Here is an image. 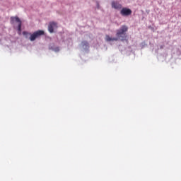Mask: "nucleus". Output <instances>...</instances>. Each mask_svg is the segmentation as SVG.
<instances>
[{"label": "nucleus", "mask_w": 181, "mask_h": 181, "mask_svg": "<svg viewBox=\"0 0 181 181\" xmlns=\"http://www.w3.org/2000/svg\"><path fill=\"white\" fill-rule=\"evenodd\" d=\"M105 40L107 42H111V40H112V38H111L109 35H106Z\"/></svg>", "instance_id": "obj_9"}, {"label": "nucleus", "mask_w": 181, "mask_h": 181, "mask_svg": "<svg viewBox=\"0 0 181 181\" xmlns=\"http://www.w3.org/2000/svg\"><path fill=\"white\" fill-rule=\"evenodd\" d=\"M54 29H57V23L51 22L48 25V30L49 33H53Z\"/></svg>", "instance_id": "obj_5"}, {"label": "nucleus", "mask_w": 181, "mask_h": 181, "mask_svg": "<svg viewBox=\"0 0 181 181\" xmlns=\"http://www.w3.org/2000/svg\"><path fill=\"white\" fill-rule=\"evenodd\" d=\"M23 35L25 36V39H28L29 36H30V33L28 31H23Z\"/></svg>", "instance_id": "obj_7"}, {"label": "nucleus", "mask_w": 181, "mask_h": 181, "mask_svg": "<svg viewBox=\"0 0 181 181\" xmlns=\"http://www.w3.org/2000/svg\"><path fill=\"white\" fill-rule=\"evenodd\" d=\"M45 35V31L39 30L37 31L34 32L33 34H30V40L31 42H33L37 39V37H40V36H43Z\"/></svg>", "instance_id": "obj_2"}, {"label": "nucleus", "mask_w": 181, "mask_h": 181, "mask_svg": "<svg viewBox=\"0 0 181 181\" xmlns=\"http://www.w3.org/2000/svg\"><path fill=\"white\" fill-rule=\"evenodd\" d=\"M112 8H114V1L112 2Z\"/></svg>", "instance_id": "obj_13"}, {"label": "nucleus", "mask_w": 181, "mask_h": 181, "mask_svg": "<svg viewBox=\"0 0 181 181\" xmlns=\"http://www.w3.org/2000/svg\"><path fill=\"white\" fill-rule=\"evenodd\" d=\"M120 14L122 16H129V15H132V10L127 7L122 8L120 11Z\"/></svg>", "instance_id": "obj_4"}, {"label": "nucleus", "mask_w": 181, "mask_h": 181, "mask_svg": "<svg viewBox=\"0 0 181 181\" xmlns=\"http://www.w3.org/2000/svg\"><path fill=\"white\" fill-rule=\"evenodd\" d=\"M52 50H54V52H59L60 48H59V47H56L55 48L52 49Z\"/></svg>", "instance_id": "obj_10"}, {"label": "nucleus", "mask_w": 181, "mask_h": 181, "mask_svg": "<svg viewBox=\"0 0 181 181\" xmlns=\"http://www.w3.org/2000/svg\"><path fill=\"white\" fill-rule=\"evenodd\" d=\"M82 45L83 46H88V42H87V41H83V42H82Z\"/></svg>", "instance_id": "obj_11"}, {"label": "nucleus", "mask_w": 181, "mask_h": 181, "mask_svg": "<svg viewBox=\"0 0 181 181\" xmlns=\"http://www.w3.org/2000/svg\"><path fill=\"white\" fill-rule=\"evenodd\" d=\"M127 32H128V26L122 25L120 28L117 30V38H114V40H120V42L128 45V35H127Z\"/></svg>", "instance_id": "obj_1"}, {"label": "nucleus", "mask_w": 181, "mask_h": 181, "mask_svg": "<svg viewBox=\"0 0 181 181\" xmlns=\"http://www.w3.org/2000/svg\"><path fill=\"white\" fill-rule=\"evenodd\" d=\"M11 23H18V30L19 35H21V32L22 31V21H21V19H19V17H11Z\"/></svg>", "instance_id": "obj_3"}, {"label": "nucleus", "mask_w": 181, "mask_h": 181, "mask_svg": "<svg viewBox=\"0 0 181 181\" xmlns=\"http://www.w3.org/2000/svg\"><path fill=\"white\" fill-rule=\"evenodd\" d=\"M146 46H147V45H146V42H141V43L140 44V47H141V49H144V47H145Z\"/></svg>", "instance_id": "obj_8"}, {"label": "nucleus", "mask_w": 181, "mask_h": 181, "mask_svg": "<svg viewBox=\"0 0 181 181\" xmlns=\"http://www.w3.org/2000/svg\"><path fill=\"white\" fill-rule=\"evenodd\" d=\"M114 9L121 11L122 9V4L117 2H114Z\"/></svg>", "instance_id": "obj_6"}, {"label": "nucleus", "mask_w": 181, "mask_h": 181, "mask_svg": "<svg viewBox=\"0 0 181 181\" xmlns=\"http://www.w3.org/2000/svg\"><path fill=\"white\" fill-rule=\"evenodd\" d=\"M163 47H165V46H163V45H160V49H163Z\"/></svg>", "instance_id": "obj_12"}]
</instances>
